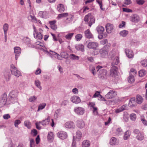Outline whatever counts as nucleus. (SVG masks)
I'll return each mask as SVG.
<instances>
[{"label":"nucleus","instance_id":"39448f33","mask_svg":"<svg viewBox=\"0 0 147 147\" xmlns=\"http://www.w3.org/2000/svg\"><path fill=\"white\" fill-rule=\"evenodd\" d=\"M108 47H110L109 45L108 46L105 45L99 50V53L100 56L103 58L106 57L108 55L107 50L106 48Z\"/></svg>","mask_w":147,"mask_h":147},{"label":"nucleus","instance_id":"412c9836","mask_svg":"<svg viewBox=\"0 0 147 147\" xmlns=\"http://www.w3.org/2000/svg\"><path fill=\"white\" fill-rule=\"evenodd\" d=\"M77 126L79 128H82L84 127L85 126L84 121L82 120L77 121Z\"/></svg>","mask_w":147,"mask_h":147},{"label":"nucleus","instance_id":"a19ab883","mask_svg":"<svg viewBox=\"0 0 147 147\" xmlns=\"http://www.w3.org/2000/svg\"><path fill=\"white\" fill-rule=\"evenodd\" d=\"M130 117L131 120L132 121H135L136 118V115L135 113L131 114L130 115Z\"/></svg>","mask_w":147,"mask_h":147},{"label":"nucleus","instance_id":"bb28decb","mask_svg":"<svg viewBox=\"0 0 147 147\" xmlns=\"http://www.w3.org/2000/svg\"><path fill=\"white\" fill-rule=\"evenodd\" d=\"M96 30L98 33L99 34H102L103 33L105 30L103 27L101 26H99L97 27Z\"/></svg>","mask_w":147,"mask_h":147},{"label":"nucleus","instance_id":"f257e3e1","mask_svg":"<svg viewBox=\"0 0 147 147\" xmlns=\"http://www.w3.org/2000/svg\"><path fill=\"white\" fill-rule=\"evenodd\" d=\"M102 67L101 66L99 65L97 66L96 69L93 67L92 69L91 70V71L94 76L95 74L96 70L97 71H99V73L98 74L99 77L102 79L105 78L106 77L107 71L105 69H102L99 70Z\"/></svg>","mask_w":147,"mask_h":147},{"label":"nucleus","instance_id":"8fccbe9b","mask_svg":"<svg viewBox=\"0 0 147 147\" xmlns=\"http://www.w3.org/2000/svg\"><path fill=\"white\" fill-rule=\"evenodd\" d=\"M30 147H35V142L34 140L32 138L30 139Z\"/></svg>","mask_w":147,"mask_h":147},{"label":"nucleus","instance_id":"9b49d317","mask_svg":"<svg viewBox=\"0 0 147 147\" xmlns=\"http://www.w3.org/2000/svg\"><path fill=\"white\" fill-rule=\"evenodd\" d=\"M70 100L72 102L75 104H78L81 101L80 98L77 96L74 95L72 96L70 98Z\"/></svg>","mask_w":147,"mask_h":147},{"label":"nucleus","instance_id":"b1692460","mask_svg":"<svg viewBox=\"0 0 147 147\" xmlns=\"http://www.w3.org/2000/svg\"><path fill=\"white\" fill-rule=\"evenodd\" d=\"M119 57L117 56L113 60V62L111 63V65L115 66V65H117L119 63Z\"/></svg>","mask_w":147,"mask_h":147},{"label":"nucleus","instance_id":"c03bdc74","mask_svg":"<svg viewBox=\"0 0 147 147\" xmlns=\"http://www.w3.org/2000/svg\"><path fill=\"white\" fill-rule=\"evenodd\" d=\"M82 35L81 34H78L75 36L76 40L77 41H80L82 38Z\"/></svg>","mask_w":147,"mask_h":147},{"label":"nucleus","instance_id":"052dcab7","mask_svg":"<svg viewBox=\"0 0 147 147\" xmlns=\"http://www.w3.org/2000/svg\"><path fill=\"white\" fill-rule=\"evenodd\" d=\"M72 92L74 94H77L78 93V90L76 88H75L72 89Z\"/></svg>","mask_w":147,"mask_h":147},{"label":"nucleus","instance_id":"c85d7f7f","mask_svg":"<svg viewBox=\"0 0 147 147\" xmlns=\"http://www.w3.org/2000/svg\"><path fill=\"white\" fill-rule=\"evenodd\" d=\"M131 134V132L129 131H127L125 133L124 135L123 136L124 139L125 140H127L128 138H129Z\"/></svg>","mask_w":147,"mask_h":147},{"label":"nucleus","instance_id":"a211bd4d","mask_svg":"<svg viewBox=\"0 0 147 147\" xmlns=\"http://www.w3.org/2000/svg\"><path fill=\"white\" fill-rule=\"evenodd\" d=\"M86 37L88 38H93V36L89 29H87L84 32Z\"/></svg>","mask_w":147,"mask_h":147},{"label":"nucleus","instance_id":"5701e85b","mask_svg":"<svg viewBox=\"0 0 147 147\" xmlns=\"http://www.w3.org/2000/svg\"><path fill=\"white\" fill-rule=\"evenodd\" d=\"M57 9L60 12H63L65 10L64 5L62 4H59L57 6Z\"/></svg>","mask_w":147,"mask_h":147},{"label":"nucleus","instance_id":"37998d69","mask_svg":"<svg viewBox=\"0 0 147 147\" xmlns=\"http://www.w3.org/2000/svg\"><path fill=\"white\" fill-rule=\"evenodd\" d=\"M69 17L67 18L66 19V22L67 23H69L71 22L74 18V16L73 15H70L69 16Z\"/></svg>","mask_w":147,"mask_h":147},{"label":"nucleus","instance_id":"2f4dec72","mask_svg":"<svg viewBox=\"0 0 147 147\" xmlns=\"http://www.w3.org/2000/svg\"><path fill=\"white\" fill-rule=\"evenodd\" d=\"M143 100V98L140 95H138L136 97V101L138 104H141Z\"/></svg>","mask_w":147,"mask_h":147},{"label":"nucleus","instance_id":"13d9d810","mask_svg":"<svg viewBox=\"0 0 147 147\" xmlns=\"http://www.w3.org/2000/svg\"><path fill=\"white\" fill-rule=\"evenodd\" d=\"M31 133L33 136H35L37 134V131L35 129L32 130Z\"/></svg>","mask_w":147,"mask_h":147},{"label":"nucleus","instance_id":"5fc2aeb1","mask_svg":"<svg viewBox=\"0 0 147 147\" xmlns=\"http://www.w3.org/2000/svg\"><path fill=\"white\" fill-rule=\"evenodd\" d=\"M100 92L98 91H96L93 96V98L98 97L99 98V95Z\"/></svg>","mask_w":147,"mask_h":147},{"label":"nucleus","instance_id":"0eeeda50","mask_svg":"<svg viewBox=\"0 0 147 147\" xmlns=\"http://www.w3.org/2000/svg\"><path fill=\"white\" fill-rule=\"evenodd\" d=\"M74 111L78 115H82L84 113L85 109L82 107H77L74 108Z\"/></svg>","mask_w":147,"mask_h":147},{"label":"nucleus","instance_id":"6ab92c4d","mask_svg":"<svg viewBox=\"0 0 147 147\" xmlns=\"http://www.w3.org/2000/svg\"><path fill=\"white\" fill-rule=\"evenodd\" d=\"M7 101V96L6 94H4L2 97L0 99V102L1 103L2 105H5Z\"/></svg>","mask_w":147,"mask_h":147},{"label":"nucleus","instance_id":"338daca9","mask_svg":"<svg viewBox=\"0 0 147 147\" xmlns=\"http://www.w3.org/2000/svg\"><path fill=\"white\" fill-rule=\"evenodd\" d=\"M24 42L27 45H29L30 44V39L26 38L24 40Z\"/></svg>","mask_w":147,"mask_h":147},{"label":"nucleus","instance_id":"e433bc0d","mask_svg":"<svg viewBox=\"0 0 147 147\" xmlns=\"http://www.w3.org/2000/svg\"><path fill=\"white\" fill-rule=\"evenodd\" d=\"M46 104L45 103H43L42 104H40L38 107V109L37 110L38 111H39L40 110H42L44 109L46 106Z\"/></svg>","mask_w":147,"mask_h":147},{"label":"nucleus","instance_id":"0e129e2a","mask_svg":"<svg viewBox=\"0 0 147 147\" xmlns=\"http://www.w3.org/2000/svg\"><path fill=\"white\" fill-rule=\"evenodd\" d=\"M10 117V116L9 114H5L3 115V118L5 119H7Z\"/></svg>","mask_w":147,"mask_h":147},{"label":"nucleus","instance_id":"49530a36","mask_svg":"<svg viewBox=\"0 0 147 147\" xmlns=\"http://www.w3.org/2000/svg\"><path fill=\"white\" fill-rule=\"evenodd\" d=\"M82 137V133L81 132L79 131L78 130L76 133V138L78 139H81Z\"/></svg>","mask_w":147,"mask_h":147},{"label":"nucleus","instance_id":"3c124183","mask_svg":"<svg viewBox=\"0 0 147 147\" xmlns=\"http://www.w3.org/2000/svg\"><path fill=\"white\" fill-rule=\"evenodd\" d=\"M136 2L139 5H142L145 2V0H136Z\"/></svg>","mask_w":147,"mask_h":147},{"label":"nucleus","instance_id":"20e7f679","mask_svg":"<svg viewBox=\"0 0 147 147\" xmlns=\"http://www.w3.org/2000/svg\"><path fill=\"white\" fill-rule=\"evenodd\" d=\"M10 69L12 74L16 77H18L21 76L20 72L17 69L14 65L11 64L10 65Z\"/></svg>","mask_w":147,"mask_h":147},{"label":"nucleus","instance_id":"c756f323","mask_svg":"<svg viewBox=\"0 0 147 147\" xmlns=\"http://www.w3.org/2000/svg\"><path fill=\"white\" fill-rule=\"evenodd\" d=\"M123 119L125 122L128 121L129 119V116L128 113L126 112H124L123 114Z\"/></svg>","mask_w":147,"mask_h":147},{"label":"nucleus","instance_id":"09e8293b","mask_svg":"<svg viewBox=\"0 0 147 147\" xmlns=\"http://www.w3.org/2000/svg\"><path fill=\"white\" fill-rule=\"evenodd\" d=\"M74 34V33H69L65 36V37L68 40H70L71 39Z\"/></svg>","mask_w":147,"mask_h":147},{"label":"nucleus","instance_id":"423d86ee","mask_svg":"<svg viewBox=\"0 0 147 147\" xmlns=\"http://www.w3.org/2000/svg\"><path fill=\"white\" fill-rule=\"evenodd\" d=\"M134 133L136 134V138L138 140L142 141L144 138V135L143 133H141L138 129H135L134 131Z\"/></svg>","mask_w":147,"mask_h":147},{"label":"nucleus","instance_id":"7c9ffc66","mask_svg":"<svg viewBox=\"0 0 147 147\" xmlns=\"http://www.w3.org/2000/svg\"><path fill=\"white\" fill-rule=\"evenodd\" d=\"M68 15V14L67 13H61L58 15L57 18L58 19H60L62 18L66 17Z\"/></svg>","mask_w":147,"mask_h":147},{"label":"nucleus","instance_id":"72a5a7b5","mask_svg":"<svg viewBox=\"0 0 147 147\" xmlns=\"http://www.w3.org/2000/svg\"><path fill=\"white\" fill-rule=\"evenodd\" d=\"M146 71L145 70L142 69L140 70L139 72V75L140 77H142L146 75Z\"/></svg>","mask_w":147,"mask_h":147},{"label":"nucleus","instance_id":"4c0bfd02","mask_svg":"<svg viewBox=\"0 0 147 147\" xmlns=\"http://www.w3.org/2000/svg\"><path fill=\"white\" fill-rule=\"evenodd\" d=\"M110 144L111 145H115L117 143V140L115 137H112L110 140Z\"/></svg>","mask_w":147,"mask_h":147},{"label":"nucleus","instance_id":"dca6fc26","mask_svg":"<svg viewBox=\"0 0 147 147\" xmlns=\"http://www.w3.org/2000/svg\"><path fill=\"white\" fill-rule=\"evenodd\" d=\"M113 25L110 23H107L106 26V30L108 33H110L113 30Z\"/></svg>","mask_w":147,"mask_h":147},{"label":"nucleus","instance_id":"4468645a","mask_svg":"<svg viewBox=\"0 0 147 147\" xmlns=\"http://www.w3.org/2000/svg\"><path fill=\"white\" fill-rule=\"evenodd\" d=\"M65 127L68 128L74 129L75 127L74 123L72 121H69L66 122L65 124Z\"/></svg>","mask_w":147,"mask_h":147},{"label":"nucleus","instance_id":"6e6552de","mask_svg":"<svg viewBox=\"0 0 147 147\" xmlns=\"http://www.w3.org/2000/svg\"><path fill=\"white\" fill-rule=\"evenodd\" d=\"M117 92L113 90H110L105 96L107 99H112L115 97L117 95Z\"/></svg>","mask_w":147,"mask_h":147},{"label":"nucleus","instance_id":"ea45409f","mask_svg":"<svg viewBox=\"0 0 147 147\" xmlns=\"http://www.w3.org/2000/svg\"><path fill=\"white\" fill-rule=\"evenodd\" d=\"M9 25L8 24L5 23L3 26V28L4 30V33H7V31L8 30Z\"/></svg>","mask_w":147,"mask_h":147},{"label":"nucleus","instance_id":"58836bf2","mask_svg":"<svg viewBox=\"0 0 147 147\" xmlns=\"http://www.w3.org/2000/svg\"><path fill=\"white\" fill-rule=\"evenodd\" d=\"M61 57L63 58L67 59L68 57V55L64 51L62 52L61 53Z\"/></svg>","mask_w":147,"mask_h":147},{"label":"nucleus","instance_id":"bf43d9fd","mask_svg":"<svg viewBox=\"0 0 147 147\" xmlns=\"http://www.w3.org/2000/svg\"><path fill=\"white\" fill-rule=\"evenodd\" d=\"M141 119L143 124L145 125H147V121L146 120L142 117H141Z\"/></svg>","mask_w":147,"mask_h":147},{"label":"nucleus","instance_id":"de8ad7c7","mask_svg":"<svg viewBox=\"0 0 147 147\" xmlns=\"http://www.w3.org/2000/svg\"><path fill=\"white\" fill-rule=\"evenodd\" d=\"M37 99V97L35 96H31L29 99L28 100L30 102H34Z\"/></svg>","mask_w":147,"mask_h":147},{"label":"nucleus","instance_id":"1a4fd4ad","mask_svg":"<svg viewBox=\"0 0 147 147\" xmlns=\"http://www.w3.org/2000/svg\"><path fill=\"white\" fill-rule=\"evenodd\" d=\"M98 44L97 42H90L88 43L87 47L90 49H96V48L98 47Z\"/></svg>","mask_w":147,"mask_h":147},{"label":"nucleus","instance_id":"864d4df0","mask_svg":"<svg viewBox=\"0 0 147 147\" xmlns=\"http://www.w3.org/2000/svg\"><path fill=\"white\" fill-rule=\"evenodd\" d=\"M5 77L6 81H9L11 77V75L9 73H6L5 74Z\"/></svg>","mask_w":147,"mask_h":147},{"label":"nucleus","instance_id":"ddd939ff","mask_svg":"<svg viewBox=\"0 0 147 147\" xmlns=\"http://www.w3.org/2000/svg\"><path fill=\"white\" fill-rule=\"evenodd\" d=\"M117 74V68L116 67L112 66L111 70L110 75L112 77H115Z\"/></svg>","mask_w":147,"mask_h":147},{"label":"nucleus","instance_id":"2eb2a0df","mask_svg":"<svg viewBox=\"0 0 147 147\" xmlns=\"http://www.w3.org/2000/svg\"><path fill=\"white\" fill-rule=\"evenodd\" d=\"M125 53L127 56L129 58H133L134 57V54L133 51L129 49H125Z\"/></svg>","mask_w":147,"mask_h":147},{"label":"nucleus","instance_id":"603ef678","mask_svg":"<svg viewBox=\"0 0 147 147\" xmlns=\"http://www.w3.org/2000/svg\"><path fill=\"white\" fill-rule=\"evenodd\" d=\"M141 63L144 67H146L147 66V60H143L141 61Z\"/></svg>","mask_w":147,"mask_h":147},{"label":"nucleus","instance_id":"69168bd1","mask_svg":"<svg viewBox=\"0 0 147 147\" xmlns=\"http://www.w3.org/2000/svg\"><path fill=\"white\" fill-rule=\"evenodd\" d=\"M101 42L102 44L103 45H105L107 43V40L106 39H103L101 41Z\"/></svg>","mask_w":147,"mask_h":147},{"label":"nucleus","instance_id":"4be33fe9","mask_svg":"<svg viewBox=\"0 0 147 147\" xmlns=\"http://www.w3.org/2000/svg\"><path fill=\"white\" fill-rule=\"evenodd\" d=\"M50 119V117L48 116L46 119L43 120L41 121H40L39 123H41L43 126L49 124Z\"/></svg>","mask_w":147,"mask_h":147},{"label":"nucleus","instance_id":"f03ea898","mask_svg":"<svg viewBox=\"0 0 147 147\" xmlns=\"http://www.w3.org/2000/svg\"><path fill=\"white\" fill-rule=\"evenodd\" d=\"M18 92L16 90H13L10 92L9 94V99L11 101L15 102L18 100Z\"/></svg>","mask_w":147,"mask_h":147},{"label":"nucleus","instance_id":"c9c22d12","mask_svg":"<svg viewBox=\"0 0 147 147\" xmlns=\"http://www.w3.org/2000/svg\"><path fill=\"white\" fill-rule=\"evenodd\" d=\"M24 125L28 128L30 129L31 127V123L28 120H26L24 123Z\"/></svg>","mask_w":147,"mask_h":147},{"label":"nucleus","instance_id":"a878e982","mask_svg":"<svg viewBox=\"0 0 147 147\" xmlns=\"http://www.w3.org/2000/svg\"><path fill=\"white\" fill-rule=\"evenodd\" d=\"M75 48L78 51H84V47L82 45H76L75 47Z\"/></svg>","mask_w":147,"mask_h":147},{"label":"nucleus","instance_id":"7ed1b4c3","mask_svg":"<svg viewBox=\"0 0 147 147\" xmlns=\"http://www.w3.org/2000/svg\"><path fill=\"white\" fill-rule=\"evenodd\" d=\"M84 20L85 22H88L89 21L88 25L90 27L91 26L93 23H94L95 21L94 18L92 16L91 13H89L85 16L84 18Z\"/></svg>","mask_w":147,"mask_h":147},{"label":"nucleus","instance_id":"6e6d98bb","mask_svg":"<svg viewBox=\"0 0 147 147\" xmlns=\"http://www.w3.org/2000/svg\"><path fill=\"white\" fill-rule=\"evenodd\" d=\"M21 123V121L19 120H16L14 122V125L15 127H18V125Z\"/></svg>","mask_w":147,"mask_h":147},{"label":"nucleus","instance_id":"e2e57ef3","mask_svg":"<svg viewBox=\"0 0 147 147\" xmlns=\"http://www.w3.org/2000/svg\"><path fill=\"white\" fill-rule=\"evenodd\" d=\"M125 22L124 21H122V23L120 24L119 26V28H121L123 27H125Z\"/></svg>","mask_w":147,"mask_h":147},{"label":"nucleus","instance_id":"f8f14e48","mask_svg":"<svg viewBox=\"0 0 147 147\" xmlns=\"http://www.w3.org/2000/svg\"><path fill=\"white\" fill-rule=\"evenodd\" d=\"M14 51L15 55V59L17 60L21 54V49L20 47H16L14 48Z\"/></svg>","mask_w":147,"mask_h":147},{"label":"nucleus","instance_id":"aec40b11","mask_svg":"<svg viewBox=\"0 0 147 147\" xmlns=\"http://www.w3.org/2000/svg\"><path fill=\"white\" fill-rule=\"evenodd\" d=\"M34 37L35 38L40 40L42 38V36L40 32H34Z\"/></svg>","mask_w":147,"mask_h":147},{"label":"nucleus","instance_id":"f3484780","mask_svg":"<svg viewBox=\"0 0 147 147\" xmlns=\"http://www.w3.org/2000/svg\"><path fill=\"white\" fill-rule=\"evenodd\" d=\"M130 20L132 22H137L139 20V17L136 14L133 15L130 17Z\"/></svg>","mask_w":147,"mask_h":147},{"label":"nucleus","instance_id":"393cba45","mask_svg":"<svg viewBox=\"0 0 147 147\" xmlns=\"http://www.w3.org/2000/svg\"><path fill=\"white\" fill-rule=\"evenodd\" d=\"M69 57L71 59L74 60H78L80 59L79 56L74 54H71L69 56Z\"/></svg>","mask_w":147,"mask_h":147},{"label":"nucleus","instance_id":"cd10ccee","mask_svg":"<svg viewBox=\"0 0 147 147\" xmlns=\"http://www.w3.org/2000/svg\"><path fill=\"white\" fill-rule=\"evenodd\" d=\"M90 145V143L88 141L84 140L82 143V147H89Z\"/></svg>","mask_w":147,"mask_h":147},{"label":"nucleus","instance_id":"f704fd0d","mask_svg":"<svg viewBox=\"0 0 147 147\" xmlns=\"http://www.w3.org/2000/svg\"><path fill=\"white\" fill-rule=\"evenodd\" d=\"M128 31L126 30H123L121 31L120 32V34L123 37H125L128 34Z\"/></svg>","mask_w":147,"mask_h":147},{"label":"nucleus","instance_id":"680f3d73","mask_svg":"<svg viewBox=\"0 0 147 147\" xmlns=\"http://www.w3.org/2000/svg\"><path fill=\"white\" fill-rule=\"evenodd\" d=\"M50 52L51 53L50 54V56L51 57H53V55H56L57 56H58V55H59L58 54H57V53H56L55 52H53L51 51H50Z\"/></svg>","mask_w":147,"mask_h":147},{"label":"nucleus","instance_id":"774afa93","mask_svg":"<svg viewBox=\"0 0 147 147\" xmlns=\"http://www.w3.org/2000/svg\"><path fill=\"white\" fill-rule=\"evenodd\" d=\"M40 138L39 135H38L36 138V144H38L40 142Z\"/></svg>","mask_w":147,"mask_h":147},{"label":"nucleus","instance_id":"473e14b6","mask_svg":"<svg viewBox=\"0 0 147 147\" xmlns=\"http://www.w3.org/2000/svg\"><path fill=\"white\" fill-rule=\"evenodd\" d=\"M128 80L129 82L130 83H132L134 81V78L133 75L130 74V76L128 77Z\"/></svg>","mask_w":147,"mask_h":147},{"label":"nucleus","instance_id":"a18cd8bd","mask_svg":"<svg viewBox=\"0 0 147 147\" xmlns=\"http://www.w3.org/2000/svg\"><path fill=\"white\" fill-rule=\"evenodd\" d=\"M35 84L36 86L39 88L40 90L42 88L40 86V82L39 80H37L35 81Z\"/></svg>","mask_w":147,"mask_h":147},{"label":"nucleus","instance_id":"9d476101","mask_svg":"<svg viewBox=\"0 0 147 147\" xmlns=\"http://www.w3.org/2000/svg\"><path fill=\"white\" fill-rule=\"evenodd\" d=\"M57 136L59 138L62 140L66 138L67 137V133L64 131L59 132L57 134Z\"/></svg>","mask_w":147,"mask_h":147},{"label":"nucleus","instance_id":"4d7b16f0","mask_svg":"<svg viewBox=\"0 0 147 147\" xmlns=\"http://www.w3.org/2000/svg\"><path fill=\"white\" fill-rule=\"evenodd\" d=\"M69 103V101L67 100L63 101L61 103V106H66Z\"/></svg>","mask_w":147,"mask_h":147},{"label":"nucleus","instance_id":"79ce46f5","mask_svg":"<svg viewBox=\"0 0 147 147\" xmlns=\"http://www.w3.org/2000/svg\"><path fill=\"white\" fill-rule=\"evenodd\" d=\"M54 137V135L53 132H49L47 136L48 139L49 140H51Z\"/></svg>","mask_w":147,"mask_h":147}]
</instances>
